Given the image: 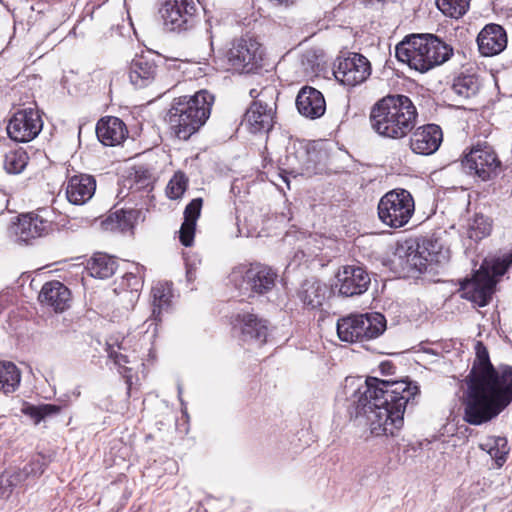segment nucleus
<instances>
[{"mask_svg":"<svg viewBox=\"0 0 512 512\" xmlns=\"http://www.w3.org/2000/svg\"><path fill=\"white\" fill-rule=\"evenodd\" d=\"M87 270L92 277L106 279L117 270L116 260L105 253H96L87 263Z\"/></svg>","mask_w":512,"mask_h":512,"instance_id":"obj_31","label":"nucleus"},{"mask_svg":"<svg viewBox=\"0 0 512 512\" xmlns=\"http://www.w3.org/2000/svg\"><path fill=\"white\" fill-rule=\"evenodd\" d=\"M333 73L336 80L343 85L356 86L370 76L371 65L362 54L351 53L348 57L338 60Z\"/></svg>","mask_w":512,"mask_h":512,"instance_id":"obj_16","label":"nucleus"},{"mask_svg":"<svg viewBox=\"0 0 512 512\" xmlns=\"http://www.w3.org/2000/svg\"><path fill=\"white\" fill-rule=\"evenodd\" d=\"M255 93H256V90H255V89H252V90L250 91V96H251V97H255Z\"/></svg>","mask_w":512,"mask_h":512,"instance_id":"obj_49","label":"nucleus"},{"mask_svg":"<svg viewBox=\"0 0 512 512\" xmlns=\"http://www.w3.org/2000/svg\"><path fill=\"white\" fill-rule=\"evenodd\" d=\"M296 107L302 116L314 120L324 115L326 102L319 90L310 86H304L296 97Z\"/></svg>","mask_w":512,"mask_h":512,"instance_id":"obj_23","label":"nucleus"},{"mask_svg":"<svg viewBox=\"0 0 512 512\" xmlns=\"http://www.w3.org/2000/svg\"><path fill=\"white\" fill-rule=\"evenodd\" d=\"M497 281L490 275L489 269L480 267L470 279L460 283L461 297L479 307L486 306L495 291Z\"/></svg>","mask_w":512,"mask_h":512,"instance_id":"obj_14","label":"nucleus"},{"mask_svg":"<svg viewBox=\"0 0 512 512\" xmlns=\"http://www.w3.org/2000/svg\"><path fill=\"white\" fill-rule=\"evenodd\" d=\"M46 465L45 457L35 454L22 468L3 472L0 475V497L8 498L14 488L35 481L43 474Z\"/></svg>","mask_w":512,"mask_h":512,"instance_id":"obj_12","label":"nucleus"},{"mask_svg":"<svg viewBox=\"0 0 512 512\" xmlns=\"http://www.w3.org/2000/svg\"><path fill=\"white\" fill-rule=\"evenodd\" d=\"M136 272H129L126 273L124 276V281L126 282L127 288H129L131 291H138L142 288L143 280H142V274L145 270L144 266L137 265L136 266Z\"/></svg>","mask_w":512,"mask_h":512,"instance_id":"obj_43","label":"nucleus"},{"mask_svg":"<svg viewBox=\"0 0 512 512\" xmlns=\"http://www.w3.org/2000/svg\"><path fill=\"white\" fill-rule=\"evenodd\" d=\"M278 278L277 272L263 264H241L228 275V281L243 295H265L273 290Z\"/></svg>","mask_w":512,"mask_h":512,"instance_id":"obj_6","label":"nucleus"},{"mask_svg":"<svg viewBox=\"0 0 512 512\" xmlns=\"http://www.w3.org/2000/svg\"><path fill=\"white\" fill-rule=\"evenodd\" d=\"M132 212L125 210L115 211L108 217L110 222H116V227L121 231H125L131 227Z\"/></svg>","mask_w":512,"mask_h":512,"instance_id":"obj_44","label":"nucleus"},{"mask_svg":"<svg viewBox=\"0 0 512 512\" xmlns=\"http://www.w3.org/2000/svg\"><path fill=\"white\" fill-rule=\"evenodd\" d=\"M21 381V372L12 362H0V391L5 394L17 390Z\"/></svg>","mask_w":512,"mask_h":512,"instance_id":"obj_32","label":"nucleus"},{"mask_svg":"<svg viewBox=\"0 0 512 512\" xmlns=\"http://www.w3.org/2000/svg\"><path fill=\"white\" fill-rule=\"evenodd\" d=\"M476 357L466 378L463 419L481 425L496 418L512 401V366L496 369L485 345H475Z\"/></svg>","mask_w":512,"mask_h":512,"instance_id":"obj_2","label":"nucleus"},{"mask_svg":"<svg viewBox=\"0 0 512 512\" xmlns=\"http://www.w3.org/2000/svg\"><path fill=\"white\" fill-rule=\"evenodd\" d=\"M480 447L482 450L486 451L499 466L506 461V456L509 452L506 438H489L485 443L481 444Z\"/></svg>","mask_w":512,"mask_h":512,"instance_id":"obj_34","label":"nucleus"},{"mask_svg":"<svg viewBox=\"0 0 512 512\" xmlns=\"http://www.w3.org/2000/svg\"><path fill=\"white\" fill-rule=\"evenodd\" d=\"M203 200L202 198L193 199L184 210V221L179 231V239L182 245L189 247L193 244L196 221L200 216Z\"/></svg>","mask_w":512,"mask_h":512,"instance_id":"obj_29","label":"nucleus"},{"mask_svg":"<svg viewBox=\"0 0 512 512\" xmlns=\"http://www.w3.org/2000/svg\"><path fill=\"white\" fill-rule=\"evenodd\" d=\"M442 140L441 128L436 124H427L412 132L409 145L413 153L428 156L439 149Z\"/></svg>","mask_w":512,"mask_h":512,"instance_id":"obj_20","label":"nucleus"},{"mask_svg":"<svg viewBox=\"0 0 512 512\" xmlns=\"http://www.w3.org/2000/svg\"><path fill=\"white\" fill-rule=\"evenodd\" d=\"M339 293L346 297L361 295L367 291L371 278L361 266L347 265L336 275Z\"/></svg>","mask_w":512,"mask_h":512,"instance_id":"obj_18","label":"nucleus"},{"mask_svg":"<svg viewBox=\"0 0 512 512\" xmlns=\"http://www.w3.org/2000/svg\"><path fill=\"white\" fill-rule=\"evenodd\" d=\"M462 166L469 175L486 182L498 176L501 161L493 147L484 143L473 146L469 152L465 153Z\"/></svg>","mask_w":512,"mask_h":512,"instance_id":"obj_9","label":"nucleus"},{"mask_svg":"<svg viewBox=\"0 0 512 512\" xmlns=\"http://www.w3.org/2000/svg\"><path fill=\"white\" fill-rule=\"evenodd\" d=\"M209 39H210V46L212 47L213 46L212 35H210Z\"/></svg>","mask_w":512,"mask_h":512,"instance_id":"obj_50","label":"nucleus"},{"mask_svg":"<svg viewBox=\"0 0 512 512\" xmlns=\"http://www.w3.org/2000/svg\"><path fill=\"white\" fill-rule=\"evenodd\" d=\"M235 327L240 329V339L245 343L262 345L268 335L267 321L252 313L238 314Z\"/></svg>","mask_w":512,"mask_h":512,"instance_id":"obj_21","label":"nucleus"},{"mask_svg":"<svg viewBox=\"0 0 512 512\" xmlns=\"http://www.w3.org/2000/svg\"><path fill=\"white\" fill-rule=\"evenodd\" d=\"M345 394L349 397L351 417H366L375 436H394L404 423L406 407L414 403L420 390L407 380L388 381L368 377L345 380Z\"/></svg>","mask_w":512,"mask_h":512,"instance_id":"obj_1","label":"nucleus"},{"mask_svg":"<svg viewBox=\"0 0 512 512\" xmlns=\"http://www.w3.org/2000/svg\"><path fill=\"white\" fill-rule=\"evenodd\" d=\"M426 72L447 62L453 55V47L434 34L426 33Z\"/></svg>","mask_w":512,"mask_h":512,"instance_id":"obj_27","label":"nucleus"},{"mask_svg":"<svg viewBox=\"0 0 512 512\" xmlns=\"http://www.w3.org/2000/svg\"><path fill=\"white\" fill-rule=\"evenodd\" d=\"M157 56L148 54L135 55L128 68L130 83L137 89H142L151 85L159 72V66L156 63Z\"/></svg>","mask_w":512,"mask_h":512,"instance_id":"obj_19","label":"nucleus"},{"mask_svg":"<svg viewBox=\"0 0 512 512\" xmlns=\"http://www.w3.org/2000/svg\"><path fill=\"white\" fill-rule=\"evenodd\" d=\"M172 298V286L165 282H158L151 289L152 299V315L149 321V326L155 325L153 334L156 332L158 322L161 321L160 315L163 310L169 308ZM150 327H148L149 329Z\"/></svg>","mask_w":512,"mask_h":512,"instance_id":"obj_28","label":"nucleus"},{"mask_svg":"<svg viewBox=\"0 0 512 512\" xmlns=\"http://www.w3.org/2000/svg\"><path fill=\"white\" fill-rule=\"evenodd\" d=\"M96 134L100 142L106 146H115L122 143L127 134L125 123L118 117L102 118L96 126Z\"/></svg>","mask_w":512,"mask_h":512,"instance_id":"obj_26","label":"nucleus"},{"mask_svg":"<svg viewBox=\"0 0 512 512\" xmlns=\"http://www.w3.org/2000/svg\"><path fill=\"white\" fill-rule=\"evenodd\" d=\"M426 33L410 34L396 45L395 54L397 59L406 63L410 68L421 73L426 72Z\"/></svg>","mask_w":512,"mask_h":512,"instance_id":"obj_17","label":"nucleus"},{"mask_svg":"<svg viewBox=\"0 0 512 512\" xmlns=\"http://www.w3.org/2000/svg\"><path fill=\"white\" fill-rule=\"evenodd\" d=\"M492 230V222L489 217L483 214H476L469 222L467 235L474 241H480L490 235Z\"/></svg>","mask_w":512,"mask_h":512,"instance_id":"obj_35","label":"nucleus"},{"mask_svg":"<svg viewBox=\"0 0 512 512\" xmlns=\"http://www.w3.org/2000/svg\"><path fill=\"white\" fill-rule=\"evenodd\" d=\"M336 328L341 341L364 345L385 332L386 319L378 312L350 314L339 318Z\"/></svg>","mask_w":512,"mask_h":512,"instance_id":"obj_5","label":"nucleus"},{"mask_svg":"<svg viewBox=\"0 0 512 512\" xmlns=\"http://www.w3.org/2000/svg\"><path fill=\"white\" fill-rule=\"evenodd\" d=\"M380 369H381L382 373L389 374V373H392V370L394 369V366L390 362H383L380 365Z\"/></svg>","mask_w":512,"mask_h":512,"instance_id":"obj_46","label":"nucleus"},{"mask_svg":"<svg viewBox=\"0 0 512 512\" xmlns=\"http://www.w3.org/2000/svg\"><path fill=\"white\" fill-rule=\"evenodd\" d=\"M476 40L480 54L486 57L498 55L507 46L505 29L495 23L484 26Z\"/></svg>","mask_w":512,"mask_h":512,"instance_id":"obj_22","label":"nucleus"},{"mask_svg":"<svg viewBox=\"0 0 512 512\" xmlns=\"http://www.w3.org/2000/svg\"><path fill=\"white\" fill-rule=\"evenodd\" d=\"M38 299L55 312H63L70 306L71 292L62 282L53 280L43 285Z\"/></svg>","mask_w":512,"mask_h":512,"instance_id":"obj_24","label":"nucleus"},{"mask_svg":"<svg viewBox=\"0 0 512 512\" xmlns=\"http://www.w3.org/2000/svg\"><path fill=\"white\" fill-rule=\"evenodd\" d=\"M96 190V180L87 174L74 175L66 186L68 201L74 205H83L88 202Z\"/></svg>","mask_w":512,"mask_h":512,"instance_id":"obj_25","label":"nucleus"},{"mask_svg":"<svg viewBox=\"0 0 512 512\" xmlns=\"http://www.w3.org/2000/svg\"><path fill=\"white\" fill-rule=\"evenodd\" d=\"M106 351L108 353V357L114 361V363L120 368H124L125 371L128 369L125 368V364L129 363L128 356L123 354L122 351L126 350L125 340L122 339L121 342L118 341V338H110L106 343Z\"/></svg>","mask_w":512,"mask_h":512,"instance_id":"obj_39","label":"nucleus"},{"mask_svg":"<svg viewBox=\"0 0 512 512\" xmlns=\"http://www.w3.org/2000/svg\"><path fill=\"white\" fill-rule=\"evenodd\" d=\"M418 112L412 100L402 94L387 95L370 109L371 129L380 137L398 140L413 131Z\"/></svg>","mask_w":512,"mask_h":512,"instance_id":"obj_3","label":"nucleus"},{"mask_svg":"<svg viewBox=\"0 0 512 512\" xmlns=\"http://www.w3.org/2000/svg\"><path fill=\"white\" fill-rule=\"evenodd\" d=\"M417 253L418 251H413L411 253L408 254V258H411L412 257V261L417 257ZM419 254H422V252H419ZM410 261V259H408Z\"/></svg>","mask_w":512,"mask_h":512,"instance_id":"obj_47","label":"nucleus"},{"mask_svg":"<svg viewBox=\"0 0 512 512\" xmlns=\"http://www.w3.org/2000/svg\"><path fill=\"white\" fill-rule=\"evenodd\" d=\"M28 163V155L23 149L9 151L4 157V169L9 174L21 173Z\"/></svg>","mask_w":512,"mask_h":512,"instance_id":"obj_36","label":"nucleus"},{"mask_svg":"<svg viewBox=\"0 0 512 512\" xmlns=\"http://www.w3.org/2000/svg\"><path fill=\"white\" fill-rule=\"evenodd\" d=\"M273 88H265L256 96L249 108L246 110L241 125L245 126L251 133H267L274 125L276 115V102Z\"/></svg>","mask_w":512,"mask_h":512,"instance_id":"obj_8","label":"nucleus"},{"mask_svg":"<svg viewBox=\"0 0 512 512\" xmlns=\"http://www.w3.org/2000/svg\"><path fill=\"white\" fill-rule=\"evenodd\" d=\"M436 5L444 15L458 19L468 11L470 0H436Z\"/></svg>","mask_w":512,"mask_h":512,"instance_id":"obj_37","label":"nucleus"},{"mask_svg":"<svg viewBox=\"0 0 512 512\" xmlns=\"http://www.w3.org/2000/svg\"><path fill=\"white\" fill-rule=\"evenodd\" d=\"M61 408L55 404L29 405L23 409V412L30 416L35 424L40 423L46 417L58 414Z\"/></svg>","mask_w":512,"mask_h":512,"instance_id":"obj_40","label":"nucleus"},{"mask_svg":"<svg viewBox=\"0 0 512 512\" xmlns=\"http://www.w3.org/2000/svg\"><path fill=\"white\" fill-rule=\"evenodd\" d=\"M227 57L235 70L251 73L262 67L264 50L256 38L246 35L232 42Z\"/></svg>","mask_w":512,"mask_h":512,"instance_id":"obj_10","label":"nucleus"},{"mask_svg":"<svg viewBox=\"0 0 512 512\" xmlns=\"http://www.w3.org/2000/svg\"><path fill=\"white\" fill-rule=\"evenodd\" d=\"M49 214L50 211L48 209H40L36 212L19 215L17 222L11 228L12 233L17 237L18 241L25 243L48 235L53 229Z\"/></svg>","mask_w":512,"mask_h":512,"instance_id":"obj_13","label":"nucleus"},{"mask_svg":"<svg viewBox=\"0 0 512 512\" xmlns=\"http://www.w3.org/2000/svg\"><path fill=\"white\" fill-rule=\"evenodd\" d=\"M328 294V288L317 279H306L298 291V296L304 305L311 308L322 306Z\"/></svg>","mask_w":512,"mask_h":512,"instance_id":"obj_30","label":"nucleus"},{"mask_svg":"<svg viewBox=\"0 0 512 512\" xmlns=\"http://www.w3.org/2000/svg\"><path fill=\"white\" fill-rule=\"evenodd\" d=\"M43 122L37 110L26 108L17 111L7 126L9 137L16 142H29L41 132Z\"/></svg>","mask_w":512,"mask_h":512,"instance_id":"obj_15","label":"nucleus"},{"mask_svg":"<svg viewBox=\"0 0 512 512\" xmlns=\"http://www.w3.org/2000/svg\"><path fill=\"white\" fill-rule=\"evenodd\" d=\"M159 14L165 29L187 31L196 23L197 6L193 0H163Z\"/></svg>","mask_w":512,"mask_h":512,"instance_id":"obj_11","label":"nucleus"},{"mask_svg":"<svg viewBox=\"0 0 512 512\" xmlns=\"http://www.w3.org/2000/svg\"><path fill=\"white\" fill-rule=\"evenodd\" d=\"M512 266V252L495 259L490 265L483 264L481 267L489 269L490 275L497 281V277L503 276Z\"/></svg>","mask_w":512,"mask_h":512,"instance_id":"obj_42","label":"nucleus"},{"mask_svg":"<svg viewBox=\"0 0 512 512\" xmlns=\"http://www.w3.org/2000/svg\"><path fill=\"white\" fill-rule=\"evenodd\" d=\"M188 179L183 172H177L170 179L166 194L170 199H179L187 189Z\"/></svg>","mask_w":512,"mask_h":512,"instance_id":"obj_41","label":"nucleus"},{"mask_svg":"<svg viewBox=\"0 0 512 512\" xmlns=\"http://www.w3.org/2000/svg\"><path fill=\"white\" fill-rule=\"evenodd\" d=\"M201 263L200 259L194 258L187 260L186 263V279L188 282H193L196 279L197 266Z\"/></svg>","mask_w":512,"mask_h":512,"instance_id":"obj_45","label":"nucleus"},{"mask_svg":"<svg viewBox=\"0 0 512 512\" xmlns=\"http://www.w3.org/2000/svg\"><path fill=\"white\" fill-rule=\"evenodd\" d=\"M479 87L480 83L475 75H461L454 79L451 90L459 100H466L475 96Z\"/></svg>","mask_w":512,"mask_h":512,"instance_id":"obj_33","label":"nucleus"},{"mask_svg":"<svg viewBox=\"0 0 512 512\" xmlns=\"http://www.w3.org/2000/svg\"><path fill=\"white\" fill-rule=\"evenodd\" d=\"M213 101L205 90L174 99L165 117L171 133L180 140L189 139L209 118Z\"/></svg>","mask_w":512,"mask_h":512,"instance_id":"obj_4","label":"nucleus"},{"mask_svg":"<svg viewBox=\"0 0 512 512\" xmlns=\"http://www.w3.org/2000/svg\"><path fill=\"white\" fill-rule=\"evenodd\" d=\"M178 394H179V398H181L182 388L180 387V385L178 386ZM180 401H181V404H182V406H183V405H184L183 400H182V399H180Z\"/></svg>","mask_w":512,"mask_h":512,"instance_id":"obj_48","label":"nucleus"},{"mask_svg":"<svg viewBox=\"0 0 512 512\" xmlns=\"http://www.w3.org/2000/svg\"><path fill=\"white\" fill-rule=\"evenodd\" d=\"M106 351L108 353V357L114 361V363L120 368H124L125 371L128 369L125 368V364L129 363L128 356L123 354L122 351L126 350L125 340L122 339L121 342L118 341V338H110L106 343Z\"/></svg>","mask_w":512,"mask_h":512,"instance_id":"obj_38","label":"nucleus"},{"mask_svg":"<svg viewBox=\"0 0 512 512\" xmlns=\"http://www.w3.org/2000/svg\"><path fill=\"white\" fill-rule=\"evenodd\" d=\"M415 205L410 192L394 189L384 194L378 203V216L381 222L391 228L406 225L414 213Z\"/></svg>","mask_w":512,"mask_h":512,"instance_id":"obj_7","label":"nucleus"}]
</instances>
